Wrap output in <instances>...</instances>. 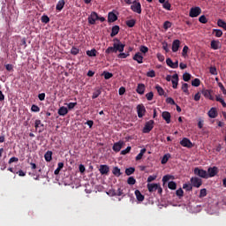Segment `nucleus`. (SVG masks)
I'll return each instance as SVG.
<instances>
[{"label":"nucleus","mask_w":226,"mask_h":226,"mask_svg":"<svg viewBox=\"0 0 226 226\" xmlns=\"http://www.w3.org/2000/svg\"><path fill=\"white\" fill-rule=\"evenodd\" d=\"M100 94H102V89L97 88L92 95V100H96V98H98V96H100Z\"/></svg>","instance_id":"obj_31"},{"label":"nucleus","mask_w":226,"mask_h":226,"mask_svg":"<svg viewBox=\"0 0 226 226\" xmlns=\"http://www.w3.org/2000/svg\"><path fill=\"white\" fill-rule=\"evenodd\" d=\"M130 151H132V147H127L124 150H122L120 152V154H128V153H130Z\"/></svg>","instance_id":"obj_53"},{"label":"nucleus","mask_w":226,"mask_h":226,"mask_svg":"<svg viewBox=\"0 0 226 226\" xmlns=\"http://www.w3.org/2000/svg\"><path fill=\"white\" fill-rule=\"evenodd\" d=\"M210 47L213 49V50H218V49H220V41H211Z\"/></svg>","instance_id":"obj_16"},{"label":"nucleus","mask_w":226,"mask_h":226,"mask_svg":"<svg viewBox=\"0 0 226 226\" xmlns=\"http://www.w3.org/2000/svg\"><path fill=\"white\" fill-rule=\"evenodd\" d=\"M182 90L184 91V93H188V83H184L182 85Z\"/></svg>","instance_id":"obj_64"},{"label":"nucleus","mask_w":226,"mask_h":226,"mask_svg":"<svg viewBox=\"0 0 226 226\" xmlns=\"http://www.w3.org/2000/svg\"><path fill=\"white\" fill-rule=\"evenodd\" d=\"M116 20H117V15H116V13L114 12H109L108 22L112 23V22H116Z\"/></svg>","instance_id":"obj_15"},{"label":"nucleus","mask_w":226,"mask_h":226,"mask_svg":"<svg viewBox=\"0 0 226 226\" xmlns=\"http://www.w3.org/2000/svg\"><path fill=\"white\" fill-rule=\"evenodd\" d=\"M103 76H104L105 80H109V79H112V77H114V74H112L111 72H104Z\"/></svg>","instance_id":"obj_46"},{"label":"nucleus","mask_w":226,"mask_h":226,"mask_svg":"<svg viewBox=\"0 0 226 226\" xmlns=\"http://www.w3.org/2000/svg\"><path fill=\"white\" fill-rule=\"evenodd\" d=\"M41 20L42 24H49V22H50V18H49V16L43 14L41 18Z\"/></svg>","instance_id":"obj_38"},{"label":"nucleus","mask_w":226,"mask_h":226,"mask_svg":"<svg viewBox=\"0 0 226 226\" xmlns=\"http://www.w3.org/2000/svg\"><path fill=\"white\" fill-rule=\"evenodd\" d=\"M168 188H170V190H176V188H177V185L176 184V182L170 181L168 184Z\"/></svg>","instance_id":"obj_40"},{"label":"nucleus","mask_w":226,"mask_h":226,"mask_svg":"<svg viewBox=\"0 0 226 226\" xmlns=\"http://www.w3.org/2000/svg\"><path fill=\"white\" fill-rule=\"evenodd\" d=\"M166 103H169L170 105H176V101H174V99L171 97H168L166 99Z\"/></svg>","instance_id":"obj_57"},{"label":"nucleus","mask_w":226,"mask_h":226,"mask_svg":"<svg viewBox=\"0 0 226 226\" xmlns=\"http://www.w3.org/2000/svg\"><path fill=\"white\" fill-rule=\"evenodd\" d=\"M109 170L110 169L109 168L108 165H105V164L100 165L99 171H100V174H102V176H107Z\"/></svg>","instance_id":"obj_7"},{"label":"nucleus","mask_w":226,"mask_h":226,"mask_svg":"<svg viewBox=\"0 0 226 226\" xmlns=\"http://www.w3.org/2000/svg\"><path fill=\"white\" fill-rule=\"evenodd\" d=\"M68 114V108L62 106L58 109V116H66Z\"/></svg>","instance_id":"obj_25"},{"label":"nucleus","mask_w":226,"mask_h":226,"mask_svg":"<svg viewBox=\"0 0 226 226\" xmlns=\"http://www.w3.org/2000/svg\"><path fill=\"white\" fill-rule=\"evenodd\" d=\"M170 158V154H164L161 161L162 165H165V163H167V162H169Z\"/></svg>","instance_id":"obj_30"},{"label":"nucleus","mask_w":226,"mask_h":226,"mask_svg":"<svg viewBox=\"0 0 226 226\" xmlns=\"http://www.w3.org/2000/svg\"><path fill=\"white\" fill-rule=\"evenodd\" d=\"M129 56H130V52H127V53L120 52L117 57L118 59H126V57H128Z\"/></svg>","instance_id":"obj_44"},{"label":"nucleus","mask_w":226,"mask_h":226,"mask_svg":"<svg viewBox=\"0 0 226 226\" xmlns=\"http://www.w3.org/2000/svg\"><path fill=\"white\" fill-rule=\"evenodd\" d=\"M117 53L116 51V47L113 44V47H109L106 50H105V54H112V53Z\"/></svg>","instance_id":"obj_41"},{"label":"nucleus","mask_w":226,"mask_h":226,"mask_svg":"<svg viewBox=\"0 0 226 226\" xmlns=\"http://www.w3.org/2000/svg\"><path fill=\"white\" fill-rule=\"evenodd\" d=\"M79 49L78 48H76V47H72L71 49V54L72 56H77V54H79Z\"/></svg>","instance_id":"obj_51"},{"label":"nucleus","mask_w":226,"mask_h":226,"mask_svg":"<svg viewBox=\"0 0 226 226\" xmlns=\"http://www.w3.org/2000/svg\"><path fill=\"white\" fill-rule=\"evenodd\" d=\"M153 128H154V120H149L146 122L142 132L143 133H149Z\"/></svg>","instance_id":"obj_3"},{"label":"nucleus","mask_w":226,"mask_h":226,"mask_svg":"<svg viewBox=\"0 0 226 226\" xmlns=\"http://www.w3.org/2000/svg\"><path fill=\"white\" fill-rule=\"evenodd\" d=\"M113 41H114L113 45L115 47V50L117 53L124 51L125 45L123 42H121V41H119V39L115 38L113 40Z\"/></svg>","instance_id":"obj_1"},{"label":"nucleus","mask_w":226,"mask_h":226,"mask_svg":"<svg viewBox=\"0 0 226 226\" xmlns=\"http://www.w3.org/2000/svg\"><path fill=\"white\" fill-rule=\"evenodd\" d=\"M215 100L216 102H219V103H221L224 109H226V103L223 98H222L220 95H215Z\"/></svg>","instance_id":"obj_34"},{"label":"nucleus","mask_w":226,"mask_h":226,"mask_svg":"<svg viewBox=\"0 0 226 226\" xmlns=\"http://www.w3.org/2000/svg\"><path fill=\"white\" fill-rule=\"evenodd\" d=\"M135 172V168L130 167L125 170L126 176H132Z\"/></svg>","instance_id":"obj_42"},{"label":"nucleus","mask_w":226,"mask_h":226,"mask_svg":"<svg viewBox=\"0 0 226 226\" xmlns=\"http://www.w3.org/2000/svg\"><path fill=\"white\" fill-rule=\"evenodd\" d=\"M217 26L219 27H222V29H224V31H226V22L223 21V19H218L217 20Z\"/></svg>","instance_id":"obj_37"},{"label":"nucleus","mask_w":226,"mask_h":226,"mask_svg":"<svg viewBox=\"0 0 226 226\" xmlns=\"http://www.w3.org/2000/svg\"><path fill=\"white\" fill-rule=\"evenodd\" d=\"M189 17H199V7H194L190 10Z\"/></svg>","instance_id":"obj_14"},{"label":"nucleus","mask_w":226,"mask_h":226,"mask_svg":"<svg viewBox=\"0 0 226 226\" xmlns=\"http://www.w3.org/2000/svg\"><path fill=\"white\" fill-rule=\"evenodd\" d=\"M68 109L72 110V109H75L77 107V102H70L67 104Z\"/></svg>","instance_id":"obj_58"},{"label":"nucleus","mask_w":226,"mask_h":226,"mask_svg":"<svg viewBox=\"0 0 226 226\" xmlns=\"http://www.w3.org/2000/svg\"><path fill=\"white\" fill-rule=\"evenodd\" d=\"M124 146V141L119 140L118 142L114 143L112 149L115 151V153H119L121 149H123V147Z\"/></svg>","instance_id":"obj_6"},{"label":"nucleus","mask_w":226,"mask_h":226,"mask_svg":"<svg viewBox=\"0 0 226 226\" xmlns=\"http://www.w3.org/2000/svg\"><path fill=\"white\" fill-rule=\"evenodd\" d=\"M146 91V85L144 84H138V87L136 88V92L138 94H144V92Z\"/></svg>","instance_id":"obj_13"},{"label":"nucleus","mask_w":226,"mask_h":226,"mask_svg":"<svg viewBox=\"0 0 226 226\" xmlns=\"http://www.w3.org/2000/svg\"><path fill=\"white\" fill-rule=\"evenodd\" d=\"M218 116V111H216L215 108H211L210 110L208 111V117H211L212 119H215Z\"/></svg>","instance_id":"obj_23"},{"label":"nucleus","mask_w":226,"mask_h":226,"mask_svg":"<svg viewBox=\"0 0 226 226\" xmlns=\"http://www.w3.org/2000/svg\"><path fill=\"white\" fill-rule=\"evenodd\" d=\"M218 174V168L213 167L208 169V177H215Z\"/></svg>","instance_id":"obj_12"},{"label":"nucleus","mask_w":226,"mask_h":226,"mask_svg":"<svg viewBox=\"0 0 226 226\" xmlns=\"http://www.w3.org/2000/svg\"><path fill=\"white\" fill-rule=\"evenodd\" d=\"M119 26L116 25L112 27L111 29V34L110 36L111 38H114V36H117V34H119Z\"/></svg>","instance_id":"obj_17"},{"label":"nucleus","mask_w":226,"mask_h":226,"mask_svg":"<svg viewBox=\"0 0 226 226\" xmlns=\"http://www.w3.org/2000/svg\"><path fill=\"white\" fill-rule=\"evenodd\" d=\"M64 4H66L64 0H59L56 4V10H57V11H61L64 8Z\"/></svg>","instance_id":"obj_20"},{"label":"nucleus","mask_w":226,"mask_h":226,"mask_svg":"<svg viewBox=\"0 0 226 226\" xmlns=\"http://www.w3.org/2000/svg\"><path fill=\"white\" fill-rule=\"evenodd\" d=\"M162 119H164V121H166L167 124H169L170 123V112L169 111H164L162 112Z\"/></svg>","instance_id":"obj_21"},{"label":"nucleus","mask_w":226,"mask_h":226,"mask_svg":"<svg viewBox=\"0 0 226 226\" xmlns=\"http://www.w3.org/2000/svg\"><path fill=\"white\" fill-rule=\"evenodd\" d=\"M166 64L170 66V68H174V62H172V59L170 58L166 59Z\"/></svg>","instance_id":"obj_54"},{"label":"nucleus","mask_w":226,"mask_h":226,"mask_svg":"<svg viewBox=\"0 0 226 226\" xmlns=\"http://www.w3.org/2000/svg\"><path fill=\"white\" fill-rule=\"evenodd\" d=\"M146 151H147L146 148L140 150L139 154L135 157L136 162L142 160V157L146 154Z\"/></svg>","instance_id":"obj_28"},{"label":"nucleus","mask_w":226,"mask_h":226,"mask_svg":"<svg viewBox=\"0 0 226 226\" xmlns=\"http://www.w3.org/2000/svg\"><path fill=\"white\" fill-rule=\"evenodd\" d=\"M191 79H192V75L190 73L185 72L183 74V80H185V82H190Z\"/></svg>","instance_id":"obj_39"},{"label":"nucleus","mask_w":226,"mask_h":226,"mask_svg":"<svg viewBox=\"0 0 226 226\" xmlns=\"http://www.w3.org/2000/svg\"><path fill=\"white\" fill-rule=\"evenodd\" d=\"M136 109L138 117L142 118L144 117V116H146V107L144 106V104H139Z\"/></svg>","instance_id":"obj_5"},{"label":"nucleus","mask_w":226,"mask_h":226,"mask_svg":"<svg viewBox=\"0 0 226 226\" xmlns=\"http://www.w3.org/2000/svg\"><path fill=\"white\" fill-rule=\"evenodd\" d=\"M199 177L207 179L209 177L208 171H206L204 170H199Z\"/></svg>","instance_id":"obj_26"},{"label":"nucleus","mask_w":226,"mask_h":226,"mask_svg":"<svg viewBox=\"0 0 226 226\" xmlns=\"http://www.w3.org/2000/svg\"><path fill=\"white\" fill-rule=\"evenodd\" d=\"M202 94L205 96V98H208V100L215 101V96L211 94V90H203Z\"/></svg>","instance_id":"obj_19"},{"label":"nucleus","mask_w":226,"mask_h":226,"mask_svg":"<svg viewBox=\"0 0 226 226\" xmlns=\"http://www.w3.org/2000/svg\"><path fill=\"white\" fill-rule=\"evenodd\" d=\"M192 188H199V178L197 177H192L190 180Z\"/></svg>","instance_id":"obj_18"},{"label":"nucleus","mask_w":226,"mask_h":226,"mask_svg":"<svg viewBox=\"0 0 226 226\" xmlns=\"http://www.w3.org/2000/svg\"><path fill=\"white\" fill-rule=\"evenodd\" d=\"M134 193H135V196H136L137 200H139V202H143L145 197H144V195L142 194V192H140V191H139V190H136V191L134 192Z\"/></svg>","instance_id":"obj_22"},{"label":"nucleus","mask_w":226,"mask_h":226,"mask_svg":"<svg viewBox=\"0 0 226 226\" xmlns=\"http://www.w3.org/2000/svg\"><path fill=\"white\" fill-rule=\"evenodd\" d=\"M183 189L186 190V192H192V190H193V187H192V184L189 182L188 184L183 185Z\"/></svg>","instance_id":"obj_36"},{"label":"nucleus","mask_w":226,"mask_h":226,"mask_svg":"<svg viewBox=\"0 0 226 226\" xmlns=\"http://www.w3.org/2000/svg\"><path fill=\"white\" fill-rule=\"evenodd\" d=\"M52 151L49 150L45 153L44 154V159L46 160V162H52Z\"/></svg>","instance_id":"obj_27"},{"label":"nucleus","mask_w":226,"mask_h":226,"mask_svg":"<svg viewBox=\"0 0 226 226\" xmlns=\"http://www.w3.org/2000/svg\"><path fill=\"white\" fill-rule=\"evenodd\" d=\"M112 174L116 176V177H119L121 176V170L118 167H114L112 170Z\"/></svg>","instance_id":"obj_35"},{"label":"nucleus","mask_w":226,"mask_h":226,"mask_svg":"<svg viewBox=\"0 0 226 226\" xmlns=\"http://www.w3.org/2000/svg\"><path fill=\"white\" fill-rule=\"evenodd\" d=\"M31 110L32 112H40V107H38L37 105L33 104L31 107Z\"/></svg>","instance_id":"obj_62"},{"label":"nucleus","mask_w":226,"mask_h":226,"mask_svg":"<svg viewBox=\"0 0 226 226\" xmlns=\"http://www.w3.org/2000/svg\"><path fill=\"white\" fill-rule=\"evenodd\" d=\"M176 195H177V197L181 198V197H183V195H185V192L183 191V189L180 188V189L177 190Z\"/></svg>","instance_id":"obj_55"},{"label":"nucleus","mask_w":226,"mask_h":226,"mask_svg":"<svg viewBox=\"0 0 226 226\" xmlns=\"http://www.w3.org/2000/svg\"><path fill=\"white\" fill-rule=\"evenodd\" d=\"M162 7L164 8V10L170 11V8H171L170 3H169V1L164 2L162 4Z\"/></svg>","instance_id":"obj_50"},{"label":"nucleus","mask_w":226,"mask_h":226,"mask_svg":"<svg viewBox=\"0 0 226 226\" xmlns=\"http://www.w3.org/2000/svg\"><path fill=\"white\" fill-rule=\"evenodd\" d=\"M154 96V94L153 92H149L146 94V98L148 102H151Z\"/></svg>","instance_id":"obj_52"},{"label":"nucleus","mask_w":226,"mask_h":226,"mask_svg":"<svg viewBox=\"0 0 226 226\" xmlns=\"http://www.w3.org/2000/svg\"><path fill=\"white\" fill-rule=\"evenodd\" d=\"M213 34H215L216 38H222V36H223V32L221 29H214Z\"/></svg>","instance_id":"obj_29"},{"label":"nucleus","mask_w":226,"mask_h":226,"mask_svg":"<svg viewBox=\"0 0 226 226\" xmlns=\"http://www.w3.org/2000/svg\"><path fill=\"white\" fill-rule=\"evenodd\" d=\"M159 185L160 184H148L147 185L148 192H156Z\"/></svg>","instance_id":"obj_24"},{"label":"nucleus","mask_w":226,"mask_h":226,"mask_svg":"<svg viewBox=\"0 0 226 226\" xmlns=\"http://www.w3.org/2000/svg\"><path fill=\"white\" fill-rule=\"evenodd\" d=\"M136 20L135 19H129L126 21V26L128 27H134L135 26V24H136Z\"/></svg>","instance_id":"obj_43"},{"label":"nucleus","mask_w":226,"mask_h":226,"mask_svg":"<svg viewBox=\"0 0 226 226\" xmlns=\"http://www.w3.org/2000/svg\"><path fill=\"white\" fill-rule=\"evenodd\" d=\"M179 47H181V41L175 40L172 42V52H177L179 50Z\"/></svg>","instance_id":"obj_11"},{"label":"nucleus","mask_w":226,"mask_h":226,"mask_svg":"<svg viewBox=\"0 0 226 226\" xmlns=\"http://www.w3.org/2000/svg\"><path fill=\"white\" fill-rule=\"evenodd\" d=\"M133 61H137V63H139V64H142V63H144V56H142V54L140 52L136 53L133 57H132Z\"/></svg>","instance_id":"obj_9"},{"label":"nucleus","mask_w":226,"mask_h":226,"mask_svg":"<svg viewBox=\"0 0 226 226\" xmlns=\"http://www.w3.org/2000/svg\"><path fill=\"white\" fill-rule=\"evenodd\" d=\"M98 19H100L98 13L96 11H92L90 16L88 17V24H90L91 26H94Z\"/></svg>","instance_id":"obj_4"},{"label":"nucleus","mask_w":226,"mask_h":226,"mask_svg":"<svg viewBox=\"0 0 226 226\" xmlns=\"http://www.w3.org/2000/svg\"><path fill=\"white\" fill-rule=\"evenodd\" d=\"M181 146H183V147H193V144L192 143V141H190L188 139V138H184L181 141H180Z\"/></svg>","instance_id":"obj_10"},{"label":"nucleus","mask_w":226,"mask_h":226,"mask_svg":"<svg viewBox=\"0 0 226 226\" xmlns=\"http://www.w3.org/2000/svg\"><path fill=\"white\" fill-rule=\"evenodd\" d=\"M187 54H188V46H185V47L183 48V50H182V56H183V57H186Z\"/></svg>","instance_id":"obj_61"},{"label":"nucleus","mask_w":226,"mask_h":226,"mask_svg":"<svg viewBox=\"0 0 226 226\" xmlns=\"http://www.w3.org/2000/svg\"><path fill=\"white\" fill-rule=\"evenodd\" d=\"M206 195H207V190L206 189H201L200 191V197H206Z\"/></svg>","instance_id":"obj_63"},{"label":"nucleus","mask_w":226,"mask_h":226,"mask_svg":"<svg viewBox=\"0 0 226 226\" xmlns=\"http://www.w3.org/2000/svg\"><path fill=\"white\" fill-rule=\"evenodd\" d=\"M147 77H150L151 79H154V77H156V72H154V71L152 70L147 72Z\"/></svg>","instance_id":"obj_60"},{"label":"nucleus","mask_w":226,"mask_h":226,"mask_svg":"<svg viewBox=\"0 0 226 226\" xmlns=\"http://www.w3.org/2000/svg\"><path fill=\"white\" fill-rule=\"evenodd\" d=\"M97 52L98 51H96V49H93L91 50L87 51V56H88L89 57H96Z\"/></svg>","instance_id":"obj_32"},{"label":"nucleus","mask_w":226,"mask_h":226,"mask_svg":"<svg viewBox=\"0 0 226 226\" xmlns=\"http://www.w3.org/2000/svg\"><path fill=\"white\" fill-rule=\"evenodd\" d=\"M171 82L173 89H177V86L179 84V76L177 75V73L172 76Z\"/></svg>","instance_id":"obj_8"},{"label":"nucleus","mask_w":226,"mask_h":226,"mask_svg":"<svg viewBox=\"0 0 226 226\" xmlns=\"http://www.w3.org/2000/svg\"><path fill=\"white\" fill-rule=\"evenodd\" d=\"M139 50L142 54H147V52H149V48H147V46H140Z\"/></svg>","instance_id":"obj_48"},{"label":"nucleus","mask_w":226,"mask_h":226,"mask_svg":"<svg viewBox=\"0 0 226 226\" xmlns=\"http://www.w3.org/2000/svg\"><path fill=\"white\" fill-rule=\"evenodd\" d=\"M199 22H200L201 24H207V18L202 15L199 18Z\"/></svg>","instance_id":"obj_49"},{"label":"nucleus","mask_w":226,"mask_h":226,"mask_svg":"<svg viewBox=\"0 0 226 226\" xmlns=\"http://www.w3.org/2000/svg\"><path fill=\"white\" fill-rule=\"evenodd\" d=\"M131 10H132L134 13H142V5L140 4V2L134 0L131 5Z\"/></svg>","instance_id":"obj_2"},{"label":"nucleus","mask_w":226,"mask_h":226,"mask_svg":"<svg viewBox=\"0 0 226 226\" xmlns=\"http://www.w3.org/2000/svg\"><path fill=\"white\" fill-rule=\"evenodd\" d=\"M170 27H172V23L170 21H165L163 23V29H165V31L170 29Z\"/></svg>","instance_id":"obj_47"},{"label":"nucleus","mask_w":226,"mask_h":226,"mask_svg":"<svg viewBox=\"0 0 226 226\" xmlns=\"http://www.w3.org/2000/svg\"><path fill=\"white\" fill-rule=\"evenodd\" d=\"M209 72L211 73V75H218V72L216 71V67H210L209 69Z\"/></svg>","instance_id":"obj_59"},{"label":"nucleus","mask_w":226,"mask_h":226,"mask_svg":"<svg viewBox=\"0 0 226 226\" xmlns=\"http://www.w3.org/2000/svg\"><path fill=\"white\" fill-rule=\"evenodd\" d=\"M155 89H156L159 96H163V94H165V90H163V88L162 87H160L159 85L155 86Z\"/></svg>","instance_id":"obj_33"},{"label":"nucleus","mask_w":226,"mask_h":226,"mask_svg":"<svg viewBox=\"0 0 226 226\" xmlns=\"http://www.w3.org/2000/svg\"><path fill=\"white\" fill-rule=\"evenodd\" d=\"M127 183H128L129 185H135V183H137V180H135V177H130L127 179Z\"/></svg>","instance_id":"obj_56"},{"label":"nucleus","mask_w":226,"mask_h":226,"mask_svg":"<svg viewBox=\"0 0 226 226\" xmlns=\"http://www.w3.org/2000/svg\"><path fill=\"white\" fill-rule=\"evenodd\" d=\"M43 124H41V120H35V122H34V128H35V130H38V128H40V127H42L43 128Z\"/></svg>","instance_id":"obj_45"}]
</instances>
